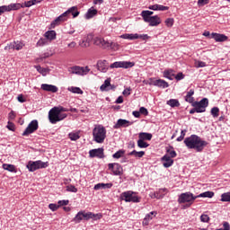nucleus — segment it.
Returning <instances> with one entry per match:
<instances>
[{
    "label": "nucleus",
    "mask_w": 230,
    "mask_h": 230,
    "mask_svg": "<svg viewBox=\"0 0 230 230\" xmlns=\"http://www.w3.org/2000/svg\"><path fill=\"white\" fill-rule=\"evenodd\" d=\"M34 67L35 69H37L38 73H40V75H42L43 76H46V75L48 74V68H44L40 66H35Z\"/></svg>",
    "instance_id": "obj_40"
},
{
    "label": "nucleus",
    "mask_w": 230,
    "mask_h": 230,
    "mask_svg": "<svg viewBox=\"0 0 230 230\" xmlns=\"http://www.w3.org/2000/svg\"><path fill=\"white\" fill-rule=\"evenodd\" d=\"M152 15H154V12L152 11H142L141 13V16L143 17L144 21L151 19Z\"/></svg>",
    "instance_id": "obj_31"
},
{
    "label": "nucleus",
    "mask_w": 230,
    "mask_h": 230,
    "mask_svg": "<svg viewBox=\"0 0 230 230\" xmlns=\"http://www.w3.org/2000/svg\"><path fill=\"white\" fill-rule=\"evenodd\" d=\"M79 45L81 46V48H89V46H91V44L87 40H83L81 43H79Z\"/></svg>",
    "instance_id": "obj_62"
},
{
    "label": "nucleus",
    "mask_w": 230,
    "mask_h": 230,
    "mask_svg": "<svg viewBox=\"0 0 230 230\" xmlns=\"http://www.w3.org/2000/svg\"><path fill=\"white\" fill-rule=\"evenodd\" d=\"M145 22H149V26H159L161 24V18L157 15L152 16L147 20H144Z\"/></svg>",
    "instance_id": "obj_17"
},
{
    "label": "nucleus",
    "mask_w": 230,
    "mask_h": 230,
    "mask_svg": "<svg viewBox=\"0 0 230 230\" xmlns=\"http://www.w3.org/2000/svg\"><path fill=\"white\" fill-rule=\"evenodd\" d=\"M66 118H67V114L66 113L59 114L57 111V108H52L49 111V122L52 123V125L58 123V121H62V119H66Z\"/></svg>",
    "instance_id": "obj_5"
},
{
    "label": "nucleus",
    "mask_w": 230,
    "mask_h": 230,
    "mask_svg": "<svg viewBox=\"0 0 230 230\" xmlns=\"http://www.w3.org/2000/svg\"><path fill=\"white\" fill-rule=\"evenodd\" d=\"M139 112H140V114H143L144 116H148V110H146V108H145V107H141L139 109Z\"/></svg>",
    "instance_id": "obj_60"
},
{
    "label": "nucleus",
    "mask_w": 230,
    "mask_h": 230,
    "mask_svg": "<svg viewBox=\"0 0 230 230\" xmlns=\"http://www.w3.org/2000/svg\"><path fill=\"white\" fill-rule=\"evenodd\" d=\"M48 44V40L46 38H41L37 42V46H46Z\"/></svg>",
    "instance_id": "obj_49"
},
{
    "label": "nucleus",
    "mask_w": 230,
    "mask_h": 230,
    "mask_svg": "<svg viewBox=\"0 0 230 230\" xmlns=\"http://www.w3.org/2000/svg\"><path fill=\"white\" fill-rule=\"evenodd\" d=\"M120 39H125L128 40H136L137 39V33H136V34L125 33V34L120 35Z\"/></svg>",
    "instance_id": "obj_28"
},
{
    "label": "nucleus",
    "mask_w": 230,
    "mask_h": 230,
    "mask_svg": "<svg viewBox=\"0 0 230 230\" xmlns=\"http://www.w3.org/2000/svg\"><path fill=\"white\" fill-rule=\"evenodd\" d=\"M162 191H166V189H161L159 191L154 192L151 194V199H163L164 194H162Z\"/></svg>",
    "instance_id": "obj_32"
},
{
    "label": "nucleus",
    "mask_w": 230,
    "mask_h": 230,
    "mask_svg": "<svg viewBox=\"0 0 230 230\" xmlns=\"http://www.w3.org/2000/svg\"><path fill=\"white\" fill-rule=\"evenodd\" d=\"M183 143L189 150H195L196 152H202L208 146V142L197 135L186 137Z\"/></svg>",
    "instance_id": "obj_1"
},
{
    "label": "nucleus",
    "mask_w": 230,
    "mask_h": 230,
    "mask_svg": "<svg viewBox=\"0 0 230 230\" xmlns=\"http://www.w3.org/2000/svg\"><path fill=\"white\" fill-rule=\"evenodd\" d=\"M220 112V109L218 107H213L210 111L213 118H218V113Z\"/></svg>",
    "instance_id": "obj_44"
},
{
    "label": "nucleus",
    "mask_w": 230,
    "mask_h": 230,
    "mask_svg": "<svg viewBox=\"0 0 230 230\" xmlns=\"http://www.w3.org/2000/svg\"><path fill=\"white\" fill-rule=\"evenodd\" d=\"M66 191H70L71 193H76L78 191V189L75 187L74 185H68L66 186Z\"/></svg>",
    "instance_id": "obj_48"
},
{
    "label": "nucleus",
    "mask_w": 230,
    "mask_h": 230,
    "mask_svg": "<svg viewBox=\"0 0 230 230\" xmlns=\"http://www.w3.org/2000/svg\"><path fill=\"white\" fill-rule=\"evenodd\" d=\"M112 183H97L94 185L93 190H111Z\"/></svg>",
    "instance_id": "obj_21"
},
{
    "label": "nucleus",
    "mask_w": 230,
    "mask_h": 230,
    "mask_svg": "<svg viewBox=\"0 0 230 230\" xmlns=\"http://www.w3.org/2000/svg\"><path fill=\"white\" fill-rule=\"evenodd\" d=\"M13 42L14 44V49H16V51H20V49L24 46V44H22V42L21 41H13Z\"/></svg>",
    "instance_id": "obj_46"
},
{
    "label": "nucleus",
    "mask_w": 230,
    "mask_h": 230,
    "mask_svg": "<svg viewBox=\"0 0 230 230\" xmlns=\"http://www.w3.org/2000/svg\"><path fill=\"white\" fill-rule=\"evenodd\" d=\"M68 137L71 141H78V139H80V135L78 133H69Z\"/></svg>",
    "instance_id": "obj_43"
},
{
    "label": "nucleus",
    "mask_w": 230,
    "mask_h": 230,
    "mask_svg": "<svg viewBox=\"0 0 230 230\" xmlns=\"http://www.w3.org/2000/svg\"><path fill=\"white\" fill-rule=\"evenodd\" d=\"M48 162L38 161H30L27 164L29 172H36V170H40L41 168H48Z\"/></svg>",
    "instance_id": "obj_6"
},
{
    "label": "nucleus",
    "mask_w": 230,
    "mask_h": 230,
    "mask_svg": "<svg viewBox=\"0 0 230 230\" xmlns=\"http://www.w3.org/2000/svg\"><path fill=\"white\" fill-rule=\"evenodd\" d=\"M60 18H56L50 24L51 28H55V26H58V24H60Z\"/></svg>",
    "instance_id": "obj_53"
},
{
    "label": "nucleus",
    "mask_w": 230,
    "mask_h": 230,
    "mask_svg": "<svg viewBox=\"0 0 230 230\" xmlns=\"http://www.w3.org/2000/svg\"><path fill=\"white\" fill-rule=\"evenodd\" d=\"M137 146L138 148H148L150 146V144L145 142V140H141L140 138H138Z\"/></svg>",
    "instance_id": "obj_38"
},
{
    "label": "nucleus",
    "mask_w": 230,
    "mask_h": 230,
    "mask_svg": "<svg viewBox=\"0 0 230 230\" xmlns=\"http://www.w3.org/2000/svg\"><path fill=\"white\" fill-rule=\"evenodd\" d=\"M196 67H206V62L198 61L197 64H196Z\"/></svg>",
    "instance_id": "obj_63"
},
{
    "label": "nucleus",
    "mask_w": 230,
    "mask_h": 230,
    "mask_svg": "<svg viewBox=\"0 0 230 230\" xmlns=\"http://www.w3.org/2000/svg\"><path fill=\"white\" fill-rule=\"evenodd\" d=\"M81 220H84V211H79L74 217V222H75V224H80Z\"/></svg>",
    "instance_id": "obj_35"
},
{
    "label": "nucleus",
    "mask_w": 230,
    "mask_h": 230,
    "mask_svg": "<svg viewBox=\"0 0 230 230\" xmlns=\"http://www.w3.org/2000/svg\"><path fill=\"white\" fill-rule=\"evenodd\" d=\"M3 168L4 170H7V172H11L12 173H17V170L13 164H4Z\"/></svg>",
    "instance_id": "obj_27"
},
{
    "label": "nucleus",
    "mask_w": 230,
    "mask_h": 230,
    "mask_svg": "<svg viewBox=\"0 0 230 230\" xmlns=\"http://www.w3.org/2000/svg\"><path fill=\"white\" fill-rule=\"evenodd\" d=\"M200 220L204 223H208L209 222V216L206 215V214H202L200 216Z\"/></svg>",
    "instance_id": "obj_57"
},
{
    "label": "nucleus",
    "mask_w": 230,
    "mask_h": 230,
    "mask_svg": "<svg viewBox=\"0 0 230 230\" xmlns=\"http://www.w3.org/2000/svg\"><path fill=\"white\" fill-rule=\"evenodd\" d=\"M109 170H111L115 175H123V167L118 163L109 164Z\"/></svg>",
    "instance_id": "obj_12"
},
{
    "label": "nucleus",
    "mask_w": 230,
    "mask_h": 230,
    "mask_svg": "<svg viewBox=\"0 0 230 230\" xmlns=\"http://www.w3.org/2000/svg\"><path fill=\"white\" fill-rule=\"evenodd\" d=\"M173 18H167L165 20V25L168 27V28H172V26H173Z\"/></svg>",
    "instance_id": "obj_50"
},
{
    "label": "nucleus",
    "mask_w": 230,
    "mask_h": 230,
    "mask_svg": "<svg viewBox=\"0 0 230 230\" xmlns=\"http://www.w3.org/2000/svg\"><path fill=\"white\" fill-rule=\"evenodd\" d=\"M132 124L133 122H130L127 119H118L117 123L113 126V128H121V127L126 128V127H130V125Z\"/></svg>",
    "instance_id": "obj_16"
},
{
    "label": "nucleus",
    "mask_w": 230,
    "mask_h": 230,
    "mask_svg": "<svg viewBox=\"0 0 230 230\" xmlns=\"http://www.w3.org/2000/svg\"><path fill=\"white\" fill-rule=\"evenodd\" d=\"M44 37L48 40H55V39H57V31H48L47 32H45Z\"/></svg>",
    "instance_id": "obj_24"
},
{
    "label": "nucleus",
    "mask_w": 230,
    "mask_h": 230,
    "mask_svg": "<svg viewBox=\"0 0 230 230\" xmlns=\"http://www.w3.org/2000/svg\"><path fill=\"white\" fill-rule=\"evenodd\" d=\"M96 67L98 71H100L101 73H107L111 66H109V62H107V60L104 59V60H98L96 64Z\"/></svg>",
    "instance_id": "obj_13"
},
{
    "label": "nucleus",
    "mask_w": 230,
    "mask_h": 230,
    "mask_svg": "<svg viewBox=\"0 0 230 230\" xmlns=\"http://www.w3.org/2000/svg\"><path fill=\"white\" fill-rule=\"evenodd\" d=\"M7 128H8V130H12V132H15V124H13L11 121H8Z\"/></svg>",
    "instance_id": "obj_55"
},
{
    "label": "nucleus",
    "mask_w": 230,
    "mask_h": 230,
    "mask_svg": "<svg viewBox=\"0 0 230 230\" xmlns=\"http://www.w3.org/2000/svg\"><path fill=\"white\" fill-rule=\"evenodd\" d=\"M155 215H157V212L152 211L146 216V218H147L150 221L152 220V218H154V217H155Z\"/></svg>",
    "instance_id": "obj_59"
},
{
    "label": "nucleus",
    "mask_w": 230,
    "mask_h": 230,
    "mask_svg": "<svg viewBox=\"0 0 230 230\" xmlns=\"http://www.w3.org/2000/svg\"><path fill=\"white\" fill-rule=\"evenodd\" d=\"M49 209H51V211H57V209H58V208H60V206L57 205V204L50 203L49 205Z\"/></svg>",
    "instance_id": "obj_58"
},
{
    "label": "nucleus",
    "mask_w": 230,
    "mask_h": 230,
    "mask_svg": "<svg viewBox=\"0 0 230 230\" xmlns=\"http://www.w3.org/2000/svg\"><path fill=\"white\" fill-rule=\"evenodd\" d=\"M120 199L125 202H139V198L133 191H125L120 194Z\"/></svg>",
    "instance_id": "obj_8"
},
{
    "label": "nucleus",
    "mask_w": 230,
    "mask_h": 230,
    "mask_svg": "<svg viewBox=\"0 0 230 230\" xmlns=\"http://www.w3.org/2000/svg\"><path fill=\"white\" fill-rule=\"evenodd\" d=\"M221 202H230V192H225L221 195Z\"/></svg>",
    "instance_id": "obj_42"
},
{
    "label": "nucleus",
    "mask_w": 230,
    "mask_h": 230,
    "mask_svg": "<svg viewBox=\"0 0 230 230\" xmlns=\"http://www.w3.org/2000/svg\"><path fill=\"white\" fill-rule=\"evenodd\" d=\"M198 197L191 192L181 193L178 198L179 204H186L185 208H190L193 202L197 200Z\"/></svg>",
    "instance_id": "obj_3"
},
{
    "label": "nucleus",
    "mask_w": 230,
    "mask_h": 230,
    "mask_svg": "<svg viewBox=\"0 0 230 230\" xmlns=\"http://www.w3.org/2000/svg\"><path fill=\"white\" fill-rule=\"evenodd\" d=\"M21 8H22L21 4H11L6 5L7 12H12V10H21Z\"/></svg>",
    "instance_id": "obj_29"
},
{
    "label": "nucleus",
    "mask_w": 230,
    "mask_h": 230,
    "mask_svg": "<svg viewBox=\"0 0 230 230\" xmlns=\"http://www.w3.org/2000/svg\"><path fill=\"white\" fill-rule=\"evenodd\" d=\"M95 46H101L102 48H112V43L106 41L103 38L95 37L93 39Z\"/></svg>",
    "instance_id": "obj_14"
},
{
    "label": "nucleus",
    "mask_w": 230,
    "mask_h": 230,
    "mask_svg": "<svg viewBox=\"0 0 230 230\" xmlns=\"http://www.w3.org/2000/svg\"><path fill=\"white\" fill-rule=\"evenodd\" d=\"M36 130H39V121L34 119L29 123L22 136H30V134H33Z\"/></svg>",
    "instance_id": "obj_9"
},
{
    "label": "nucleus",
    "mask_w": 230,
    "mask_h": 230,
    "mask_svg": "<svg viewBox=\"0 0 230 230\" xmlns=\"http://www.w3.org/2000/svg\"><path fill=\"white\" fill-rule=\"evenodd\" d=\"M68 91H70V93H74V94H84V91H82V89H80V87H69Z\"/></svg>",
    "instance_id": "obj_36"
},
{
    "label": "nucleus",
    "mask_w": 230,
    "mask_h": 230,
    "mask_svg": "<svg viewBox=\"0 0 230 230\" xmlns=\"http://www.w3.org/2000/svg\"><path fill=\"white\" fill-rule=\"evenodd\" d=\"M128 155H133V157H137V159H141L145 155V151H136L133 150L128 153Z\"/></svg>",
    "instance_id": "obj_30"
},
{
    "label": "nucleus",
    "mask_w": 230,
    "mask_h": 230,
    "mask_svg": "<svg viewBox=\"0 0 230 230\" xmlns=\"http://www.w3.org/2000/svg\"><path fill=\"white\" fill-rule=\"evenodd\" d=\"M166 10H170V7L162 4H157V11L166 12Z\"/></svg>",
    "instance_id": "obj_56"
},
{
    "label": "nucleus",
    "mask_w": 230,
    "mask_h": 230,
    "mask_svg": "<svg viewBox=\"0 0 230 230\" xmlns=\"http://www.w3.org/2000/svg\"><path fill=\"white\" fill-rule=\"evenodd\" d=\"M54 109H56V111L58 112V114H63L62 112H67V109L62 107V106H58V107H54Z\"/></svg>",
    "instance_id": "obj_52"
},
{
    "label": "nucleus",
    "mask_w": 230,
    "mask_h": 230,
    "mask_svg": "<svg viewBox=\"0 0 230 230\" xmlns=\"http://www.w3.org/2000/svg\"><path fill=\"white\" fill-rule=\"evenodd\" d=\"M95 15H98V10L94 9V7H91L84 14V17L85 19H93Z\"/></svg>",
    "instance_id": "obj_22"
},
{
    "label": "nucleus",
    "mask_w": 230,
    "mask_h": 230,
    "mask_svg": "<svg viewBox=\"0 0 230 230\" xmlns=\"http://www.w3.org/2000/svg\"><path fill=\"white\" fill-rule=\"evenodd\" d=\"M41 89L47 91L48 93H58V87L53 84H42Z\"/></svg>",
    "instance_id": "obj_19"
},
{
    "label": "nucleus",
    "mask_w": 230,
    "mask_h": 230,
    "mask_svg": "<svg viewBox=\"0 0 230 230\" xmlns=\"http://www.w3.org/2000/svg\"><path fill=\"white\" fill-rule=\"evenodd\" d=\"M162 161H164V168H170L173 164V159L170 158V155H165L162 157Z\"/></svg>",
    "instance_id": "obj_20"
},
{
    "label": "nucleus",
    "mask_w": 230,
    "mask_h": 230,
    "mask_svg": "<svg viewBox=\"0 0 230 230\" xmlns=\"http://www.w3.org/2000/svg\"><path fill=\"white\" fill-rule=\"evenodd\" d=\"M198 199L200 198H207V199H213V197H215V192L213 191H205L200 193L199 195H197Z\"/></svg>",
    "instance_id": "obj_26"
},
{
    "label": "nucleus",
    "mask_w": 230,
    "mask_h": 230,
    "mask_svg": "<svg viewBox=\"0 0 230 230\" xmlns=\"http://www.w3.org/2000/svg\"><path fill=\"white\" fill-rule=\"evenodd\" d=\"M14 46H15V43H13V42L7 44V46L4 47V50L5 51H10L11 49H15Z\"/></svg>",
    "instance_id": "obj_51"
},
{
    "label": "nucleus",
    "mask_w": 230,
    "mask_h": 230,
    "mask_svg": "<svg viewBox=\"0 0 230 230\" xmlns=\"http://www.w3.org/2000/svg\"><path fill=\"white\" fill-rule=\"evenodd\" d=\"M93 136L95 143H103L107 137V129L103 126L98 125L93 128Z\"/></svg>",
    "instance_id": "obj_2"
},
{
    "label": "nucleus",
    "mask_w": 230,
    "mask_h": 230,
    "mask_svg": "<svg viewBox=\"0 0 230 230\" xmlns=\"http://www.w3.org/2000/svg\"><path fill=\"white\" fill-rule=\"evenodd\" d=\"M75 7H71L69 8L67 11H66L65 13H63L61 15H59L58 18L59 19V21L61 22H64L66 21H67V15H69L70 12H73V10H75Z\"/></svg>",
    "instance_id": "obj_25"
},
{
    "label": "nucleus",
    "mask_w": 230,
    "mask_h": 230,
    "mask_svg": "<svg viewBox=\"0 0 230 230\" xmlns=\"http://www.w3.org/2000/svg\"><path fill=\"white\" fill-rule=\"evenodd\" d=\"M149 85H155V87H163V89H166L170 87V84H168V82L163 79H157V80L152 81L151 83H149Z\"/></svg>",
    "instance_id": "obj_15"
},
{
    "label": "nucleus",
    "mask_w": 230,
    "mask_h": 230,
    "mask_svg": "<svg viewBox=\"0 0 230 230\" xmlns=\"http://www.w3.org/2000/svg\"><path fill=\"white\" fill-rule=\"evenodd\" d=\"M123 155H125V150L120 149L113 154L112 157L113 159H120V157H123Z\"/></svg>",
    "instance_id": "obj_41"
},
{
    "label": "nucleus",
    "mask_w": 230,
    "mask_h": 230,
    "mask_svg": "<svg viewBox=\"0 0 230 230\" xmlns=\"http://www.w3.org/2000/svg\"><path fill=\"white\" fill-rule=\"evenodd\" d=\"M211 39H214V40H216V42H226V40H227L228 38L225 34L213 32L211 34Z\"/></svg>",
    "instance_id": "obj_18"
},
{
    "label": "nucleus",
    "mask_w": 230,
    "mask_h": 230,
    "mask_svg": "<svg viewBox=\"0 0 230 230\" xmlns=\"http://www.w3.org/2000/svg\"><path fill=\"white\" fill-rule=\"evenodd\" d=\"M166 152H167L166 155H169L170 158L177 157V152L173 150V146H170V148L167 149Z\"/></svg>",
    "instance_id": "obj_37"
},
{
    "label": "nucleus",
    "mask_w": 230,
    "mask_h": 230,
    "mask_svg": "<svg viewBox=\"0 0 230 230\" xmlns=\"http://www.w3.org/2000/svg\"><path fill=\"white\" fill-rule=\"evenodd\" d=\"M134 62L130 61H116L110 65V69H119L122 67L123 69H128L130 67H134Z\"/></svg>",
    "instance_id": "obj_7"
},
{
    "label": "nucleus",
    "mask_w": 230,
    "mask_h": 230,
    "mask_svg": "<svg viewBox=\"0 0 230 230\" xmlns=\"http://www.w3.org/2000/svg\"><path fill=\"white\" fill-rule=\"evenodd\" d=\"M96 215H94L93 212L85 213V211H83V220H91V218H95Z\"/></svg>",
    "instance_id": "obj_34"
},
{
    "label": "nucleus",
    "mask_w": 230,
    "mask_h": 230,
    "mask_svg": "<svg viewBox=\"0 0 230 230\" xmlns=\"http://www.w3.org/2000/svg\"><path fill=\"white\" fill-rule=\"evenodd\" d=\"M208 105H209V100H208V98H203L199 102H194L192 103V107L194 108H192L190 111V114H195V112H198V113L206 112V108L208 107Z\"/></svg>",
    "instance_id": "obj_4"
},
{
    "label": "nucleus",
    "mask_w": 230,
    "mask_h": 230,
    "mask_svg": "<svg viewBox=\"0 0 230 230\" xmlns=\"http://www.w3.org/2000/svg\"><path fill=\"white\" fill-rule=\"evenodd\" d=\"M72 8H75V9L72 10V12H70L69 13H71L75 19V17H78V15H80V12H78V7L76 6H73Z\"/></svg>",
    "instance_id": "obj_47"
},
{
    "label": "nucleus",
    "mask_w": 230,
    "mask_h": 230,
    "mask_svg": "<svg viewBox=\"0 0 230 230\" xmlns=\"http://www.w3.org/2000/svg\"><path fill=\"white\" fill-rule=\"evenodd\" d=\"M91 69H89V66H72L68 68V72L71 73L72 75H87Z\"/></svg>",
    "instance_id": "obj_10"
},
{
    "label": "nucleus",
    "mask_w": 230,
    "mask_h": 230,
    "mask_svg": "<svg viewBox=\"0 0 230 230\" xmlns=\"http://www.w3.org/2000/svg\"><path fill=\"white\" fill-rule=\"evenodd\" d=\"M60 18H56L50 24L51 28H55V26H58V24H60Z\"/></svg>",
    "instance_id": "obj_54"
},
{
    "label": "nucleus",
    "mask_w": 230,
    "mask_h": 230,
    "mask_svg": "<svg viewBox=\"0 0 230 230\" xmlns=\"http://www.w3.org/2000/svg\"><path fill=\"white\" fill-rule=\"evenodd\" d=\"M111 85V79H106L104 81V84L101 85V91H105L107 87H110Z\"/></svg>",
    "instance_id": "obj_45"
},
{
    "label": "nucleus",
    "mask_w": 230,
    "mask_h": 230,
    "mask_svg": "<svg viewBox=\"0 0 230 230\" xmlns=\"http://www.w3.org/2000/svg\"><path fill=\"white\" fill-rule=\"evenodd\" d=\"M172 73H173V70H165L164 72V78H168V80H173V76H175V75Z\"/></svg>",
    "instance_id": "obj_39"
},
{
    "label": "nucleus",
    "mask_w": 230,
    "mask_h": 230,
    "mask_svg": "<svg viewBox=\"0 0 230 230\" xmlns=\"http://www.w3.org/2000/svg\"><path fill=\"white\" fill-rule=\"evenodd\" d=\"M175 80L179 81V80H184V74H182V72L178 73L175 75Z\"/></svg>",
    "instance_id": "obj_61"
},
{
    "label": "nucleus",
    "mask_w": 230,
    "mask_h": 230,
    "mask_svg": "<svg viewBox=\"0 0 230 230\" xmlns=\"http://www.w3.org/2000/svg\"><path fill=\"white\" fill-rule=\"evenodd\" d=\"M167 105L170 107H181V102H179V100L177 99H170L167 101Z\"/></svg>",
    "instance_id": "obj_33"
},
{
    "label": "nucleus",
    "mask_w": 230,
    "mask_h": 230,
    "mask_svg": "<svg viewBox=\"0 0 230 230\" xmlns=\"http://www.w3.org/2000/svg\"><path fill=\"white\" fill-rule=\"evenodd\" d=\"M138 139L142 141H151L152 140V134L146 132H141L138 134Z\"/></svg>",
    "instance_id": "obj_23"
},
{
    "label": "nucleus",
    "mask_w": 230,
    "mask_h": 230,
    "mask_svg": "<svg viewBox=\"0 0 230 230\" xmlns=\"http://www.w3.org/2000/svg\"><path fill=\"white\" fill-rule=\"evenodd\" d=\"M15 117H16V115H15V111H12L9 114H8V118H9V119H15Z\"/></svg>",
    "instance_id": "obj_64"
},
{
    "label": "nucleus",
    "mask_w": 230,
    "mask_h": 230,
    "mask_svg": "<svg viewBox=\"0 0 230 230\" xmlns=\"http://www.w3.org/2000/svg\"><path fill=\"white\" fill-rule=\"evenodd\" d=\"M103 148L100 147L97 149H92L89 151V157L94 158L97 157L98 159H104L105 154L103 153Z\"/></svg>",
    "instance_id": "obj_11"
}]
</instances>
